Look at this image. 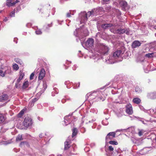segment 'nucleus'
Instances as JSON below:
<instances>
[{
    "instance_id": "nucleus-32",
    "label": "nucleus",
    "mask_w": 156,
    "mask_h": 156,
    "mask_svg": "<svg viewBox=\"0 0 156 156\" xmlns=\"http://www.w3.org/2000/svg\"><path fill=\"white\" fill-rule=\"evenodd\" d=\"M108 119L106 118L105 119L103 120L102 121V124L106 126L108 124V122L107 121Z\"/></svg>"
},
{
    "instance_id": "nucleus-48",
    "label": "nucleus",
    "mask_w": 156,
    "mask_h": 156,
    "mask_svg": "<svg viewBox=\"0 0 156 156\" xmlns=\"http://www.w3.org/2000/svg\"><path fill=\"white\" fill-rule=\"evenodd\" d=\"M53 91L56 94H58V90L57 88L55 87L53 88Z\"/></svg>"
},
{
    "instance_id": "nucleus-3",
    "label": "nucleus",
    "mask_w": 156,
    "mask_h": 156,
    "mask_svg": "<svg viewBox=\"0 0 156 156\" xmlns=\"http://www.w3.org/2000/svg\"><path fill=\"white\" fill-rule=\"evenodd\" d=\"M87 97H88V99L90 103V101L92 100H94L96 97L98 98V101L101 100L103 101L105 100L103 92L99 91L87 93L86 95V98Z\"/></svg>"
},
{
    "instance_id": "nucleus-49",
    "label": "nucleus",
    "mask_w": 156,
    "mask_h": 156,
    "mask_svg": "<svg viewBox=\"0 0 156 156\" xmlns=\"http://www.w3.org/2000/svg\"><path fill=\"white\" fill-rule=\"evenodd\" d=\"M131 140L134 143H136L137 140L136 139L132 137L131 138Z\"/></svg>"
},
{
    "instance_id": "nucleus-52",
    "label": "nucleus",
    "mask_w": 156,
    "mask_h": 156,
    "mask_svg": "<svg viewBox=\"0 0 156 156\" xmlns=\"http://www.w3.org/2000/svg\"><path fill=\"white\" fill-rule=\"evenodd\" d=\"M15 10H16V12H19V11H20L21 10V9L20 7L19 6V7H17L16 8V9H15Z\"/></svg>"
},
{
    "instance_id": "nucleus-39",
    "label": "nucleus",
    "mask_w": 156,
    "mask_h": 156,
    "mask_svg": "<svg viewBox=\"0 0 156 156\" xmlns=\"http://www.w3.org/2000/svg\"><path fill=\"white\" fill-rule=\"evenodd\" d=\"M5 73L8 74H11V71L10 68H8V69L5 71Z\"/></svg>"
},
{
    "instance_id": "nucleus-23",
    "label": "nucleus",
    "mask_w": 156,
    "mask_h": 156,
    "mask_svg": "<svg viewBox=\"0 0 156 156\" xmlns=\"http://www.w3.org/2000/svg\"><path fill=\"white\" fill-rule=\"evenodd\" d=\"M70 140L69 139H68L65 142V147L64 150H66L68 149L70 147Z\"/></svg>"
},
{
    "instance_id": "nucleus-41",
    "label": "nucleus",
    "mask_w": 156,
    "mask_h": 156,
    "mask_svg": "<svg viewBox=\"0 0 156 156\" xmlns=\"http://www.w3.org/2000/svg\"><path fill=\"white\" fill-rule=\"evenodd\" d=\"M15 61L17 63H19L20 65H22L23 63L18 58H16L15 59Z\"/></svg>"
},
{
    "instance_id": "nucleus-8",
    "label": "nucleus",
    "mask_w": 156,
    "mask_h": 156,
    "mask_svg": "<svg viewBox=\"0 0 156 156\" xmlns=\"http://www.w3.org/2000/svg\"><path fill=\"white\" fill-rule=\"evenodd\" d=\"M117 6L121 7L122 10L126 11L129 9L127 2L124 0H117V2L115 3Z\"/></svg>"
},
{
    "instance_id": "nucleus-10",
    "label": "nucleus",
    "mask_w": 156,
    "mask_h": 156,
    "mask_svg": "<svg viewBox=\"0 0 156 156\" xmlns=\"http://www.w3.org/2000/svg\"><path fill=\"white\" fill-rule=\"evenodd\" d=\"M33 123L32 119L30 117H27L24 119L23 122V126L26 127L32 126Z\"/></svg>"
},
{
    "instance_id": "nucleus-20",
    "label": "nucleus",
    "mask_w": 156,
    "mask_h": 156,
    "mask_svg": "<svg viewBox=\"0 0 156 156\" xmlns=\"http://www.w3.org/2000/svg\"><path fill=\"white\" fill-rule=\"evenodd\" d=\"M141 43L138 41H135L132 43V48H136L140 46Z\"/></svg>"
},
{
    "instance_id": "nucleus-62",
    "label": "nucleus",
    "mask_w": 156,
    "mask_h": 156,
    "mask_svg": "<svg viewBox=\"0 0 156 156\" xmlns=\"http://www.w3.org/2000/svg\"><path fill=\"white\" fill-rule=\"evenodd\" d=\"M17 38L15 37L13 41L14 42H15L16 44H17Z\"/></svg>"
},
{
    "instance_id": "nucleus-63",
    "label": "nucleus",
    "mask_w": 156,
    "mask_h": 156,
    "mask_svg": "<svg viewBox=\"0 0 156 156\" xmlns=\"http://www.w3.org/2000/svg\"><path fill=\"white\" fill-rule=\"evenodd\" d=\"M34 103L31 101L30 103V106L31 107H33L34 105Z\"/></svg>"
},
{
    "instance_id": "nucleus-27",
    "label": "nucleus",
    "mask_w": 156,
    "mask_h": 156,
    "mask_svg": "<svg viewBox=\"0 0 156 156\" xmlns=\"http://www.w3.org/2000/svg\"><path fill=\"white\" fill-rule=\"evenodd\" d=\"M133 101L134 103L136 104H139L141 102V100L140 99L138 98H134L133 99Z\"/></svg>"
},
{
    "instance_id": "nucleus-40",
    "label": "nucleus",
    "mask_w": 156,
    "mask_h": 156,
    "mask_svg": "<svg viewBox=\"0 0 156 156\" xmlns=\"http://www.w3.org/2000/svg\"><path fill=\"white\" fill-rule=\"evenodd\" d=\"M15 9L14 10L12 11L10 13V15L11 17H14L15 16Z\"/></svg>"
},
{
    "instance_id": "nucleus-55",
    "label": "nucleus",
    "mask_w": 156,
    "mask_h": 156,
    "mask_svg": "<svg viewBox=\"0 0 156 156\" xmlns=\"http://www.w3.org/2000/svg\"><path fill=\"white\" fill-rule=\"evenodd\" d=\"M55 8H52L51 10V13L53 15H54L55 14Z\"/></svg>"
},
{
    "instance_id": "nucleus-24",
    "label": "nucleus",
    "mask_w": 156,
    "mask_h": 156,
    "mask_svg": "<svg viewBox=\"0 0 156 156\" xmlns=\"http://www.w3.org/2000/svg\"><path fill=\"white\" fill-rule=\"evenodd\" d=\"M8 99V95L7 94H4L0 96V101H4Z\"/></svg>"
},
{
    "instance_id": "nucleus-33",
    "label": "nucleus",
    "mask_w": 156,
    "mask_h": 156,
    "mask_svg": "<svg viewBox=\"0 0 156 156\" xmlns=\"http://www.w3.org/2000/svg\"><path fill=\"white\" fill-rule=\"evenodd\" d=\"M71 63V62L67 61L66 64L64 65V66L65 67V69H66L68 68V67L69 66V65Z\"/></svg>"
},
{
    "instance_id": "nucleus-35",
    "label": "nucleus",
    "mask_w": 156,
    "mask_h": 156,
    "mask_svg": "<svg viewBox=\"0 0 156 156\" xmlns=\"http://www.w3.org/2000/svg\"><path fill=\"white\" fill-rule=\"evenodd\" d=\"M139 120L141 121L142 123L144 124H147V122H148V121L144 120V119L142 118H140Z\"/></svg>"
},
{
    "instance_id": "nucleus-34",
    "label": "nucleus",
    "mask_w": 156,
    "mask_h": 156,
    "mask_svg": "<svg viewBox=\"0 0 156 156\" xmlns=\"http://www.w3.org/2000/svg\"><path fill=\"white\" fill-rule=\"evenodd\" d=\"M23 138L21 135H19L16 138V141H20L23 140Z\"/></svg>"
},
{
    "instance_id": "nucleus-12",
    "label": "nucleus",
    "mask_w": 156,
    "mask_h": 156,
    "mask_svg": "<svg viewBox=\"0 0 156 156\" xmlns=\"http://www.w3.org/2000/svg\"><path fill=\"white\" fill-rule=\"evenodd\" d=\"M6 0V5L9 7L12 6L20 2L19 0Z\"/></svg>"
},
{
    "instance_id": "nucleus-59",
    "label": "nucleus",
    "mask_w": 156,
    "mask_h": 156,
    "mask_svg": "<svg viewBox=\"0 0 156 156\" xmlns=\"http://www.w3.org/2000/svg\"><path fill=\"white\" fill-rule=\"evenodd\" d=\"M77 67L76 65H74L73 67H72V69L73 70H76V68Z\"/></svg>"
},
{
    "instance_id": "nucleus-7",
    "label": "nucleus",
    "mask_w": 156,
    "mask_h": 156,
    "mask_svg": "<svg viewBox=\"0 0 156 156\" xmlns=\"http://www.w3.org/2000/svg\"><path fill=\"white\" fill-rule=\"evenodd\" d=\"M72 115L73 113H71L64 117V122L65 126L70 123L72 124L76 120L77 118L75 116H72Z\"/></svg>"
},
{
    "instance_id": "nucleus-17",
    "label": "nucleus",
    "mask_w": 156,
    "mask_h": 156,
    "mask_svg": "<svg viewBox=\"0 0 156 156\" xmlns=\"http://www.w3.org/2000/svg\"><path fill=\"white\" fill-rule=\"evenodd\" d=\"M126 112L129 115H131L133 113L132 107L130 104H129L126 105Z\"/></svg>"
},
{
    "instance_id": "nucleus-43",
    "label": "nucleus",
    "mask_w": 156,
    "mask_h": 156,
    "mask_svg": "<svg viewBox=\"0 0 156 156\" xmlns=\"http://www.w3.org/2000/svg\"><path fill=\"white\" fill-rule=\"evenodd\" d=\"M36 34L37 35L41 34H42V32L40 29H37L35 31Z\"/></svg>"
},
{
    "instance_id": "nucleus-51",
    "label": "nucleus",
    "mask_w": 156,
    "mask_h": 156,
    "mask_svg": "<svg viewBox=\"0 0 156 156\" xmlns=\"http://www.w3.org/2000/svg\"><path fill=\"white\" fill-rule=\"evenodd\" d=\"M70 83V82L69 81H65V84L66 85H67L66 87L68 88H69L70 87H69L68 86H67V85L69 84Z\"/></svg>"
},
{
    "instance_id": "nucleus-13",
    "label": "nucleus",
    "mask_w": 156,
    "mask_h": 156,
    "mask_svg": "<svg viewBox=\"0 0 156 156\" xmlns=\"http://www.w3.org/2000/svg\"><path fill=\"white\" fill-rule=\"evenodd\" d=\"M125 29H119L117 30H115L112 28L110 29V31L112 33L115 34H122L125 33Z\"/></svg>"
},
{
    "instance_id": "nucleus-60",
    "label": "nucleus",
    "mask_w": 156,
    "mask_h": 156,
    "mask_svg": "<svg viewBox=\"0 0 156 156\" xmlns=\"http://www.w3.org/2000/svg\"><path fill=\"white\" fill-rule=\"evenodd\" d=\"M138 134L140 136H141L143 134V132L142 130H140L138 132Z\"/></svg>"
},
{
    "instance_id": "nucleus-6",
    "label": "nucleus",
    "mask_w": 156,
    "mask_h": 156,
    "mask_svg": "<svg viewBox=\"0 0 156 156\" xmlns=\"http://www.w3.org/2000/svg\"><path fill=\"white\" fill-rule=\"evenodd\" d=\"M114 146L109 145L108 146V151L106 153V156H120V153L122 152L120 149L115 150L113 153Z\"/></svg>"
},
{
    "instance_id": "nucleus-1",
    "label": "nucleus",
    "mask_w": 156,
    "mask_h": 156,
    "mask_svg": "<svg viewBox=\"0 0 156 156\" xmlns=\"http://www.w3.org/2000/svg\"><path fill=\"white\" fill-rule=\"evenodd\" d=\"M96 49L97 52L101 54V57L98 54H93L90 58H92L95 60H98L101 58L104 61V58H107V55L108 54L110 48L109 47L105 44L102 43H99L98 44Z\"/></svg>"
},
{
    "instance_id": "nucleus-19",
    "label": "nucleus",
    "mask_w": 156,
    "mask_h": 156,
    "mask_svg": "<svg viewBox=\"0 0 156 156\" xmlns=\"http://www.w3.org/2000/svg\"><path fill=\"white\" fill-rule=\"evenodd\" d=\"M101 27L104 30L107 29L112 27V28H113V26L112 24L111 23H105L101 25Z\"/></svg>"
},
{
    "instance_id": "nucleus-47",
    "label": "nucleus",
    "mask_w": 156,
    "mask_h": 156,
    "mask_svg": "<svg viewBox=\"0 0 156 156\" xmlns=\"http://www.w3.org/2000/svg\"><path fill=\"white\" fill-rule=\"evenodd\" d=\"M80 85V84L79 83L78 84H75L73 88L74 89H76L79 87Z\"/></svg>"
},
{
    "instance_id": "nucleus-42",
    "label": "nucleus",
    "mask_w": 156,
    "mask_h": 156,
    "mask_svg": "<svg viewBox=\"0 0 156 156\" xmlns=\"http://www.w3.org/2000/svg\"><path fill=\"white\" fill-rule=\"evenodd\" d=\"M5 72H4L2 70H0V76L3 77L5 76Z\"/></svg>"
},
{
    "instance_id": "nucleus-21",
    "label": "nucleus",
    "mask_w": 156,
    "mask_h": 156,
    "mask_svg": "<svg viewBox=\"0 0 156 156\" xmlns=\"http://www.w3.org/2000/svg\"><path fill=\"white\" fill-rule=\"evenodd\" d=\"M6 119V117L4 114L0 113V125L4 123Z\"/></svg>"
},
{
    "instance_id": "nucleus-54",
    "label": "nucleus",
    "mask_w": 156,
    "mask_h": 156,
    "mask_svg": "<svg viewBox=\"0 0 156 156\" xmlns=\"http://www.w3.org/2000/svg\"><path fill=\"white\" fill-rule=\"evenodd\" d=\"M24 114V112L22 110L19 113L18 116L19 117H20L21 115H22Z\"/></svg>"
},
{
    "instance_id": "nucleus-14",
    "label": "nucleus",
    "mask_w": 156,
    "mask_h": 156,
    "mask_svg": "<svg viewBox=\"0 0 156 156\" xmlns=\"http://www.w3.org/2000/svg\"><path fill=\"white\" fill-rule=\"evenodd\" d=\"M116 132H111L109 133L106 136L105 140L106 142L109 140H111L115 137Z\"/></svg>"
},
{
    "instance_id": "nucleus-30",
    "label": "nucleus",
    "mask_w": 156,
    "mask_h": 156,
    "mask_svg": "<svg viewBox=\"0 0 156 156\" xmlns=\"http://www.w3.org/2000/svg\"><path fill=\"white\" fill-rule=\"evenodd\" d=\"M52 26V23L50 24L45 25L44 27V29L45 30H47L49 29V28L51 27Z\"/></svg>"
},
{
    "instance_id": "nucleus-5",
    "label": "nucleus",
    "mask_w": 156,
    "mask_h": 156,
    "mask_svg": "<svg viewBox=\"0 0 156 156\" xmlns=\"http://www.w3.org/2000/svg\"><path fill=\"white\" fill-rule=\"evenodd\" d=\"M92 15V12L89 11L87 13L85 11L81 12L79 13L78 20L81 24L84 23L87 20L88 18Z\"/></svg>"
},
{
    "instance_id": "nucleus-61",
    "label": "nucleus",
    "mask_w": 156,
    "mask_h": 156,
    "mask_svg": "<svg viewBox=\"0 0 156 156\" xmlns=\"http://www.w3.org/2000/svg\"><path fill=\"white\" fill-rule=\"evenodd\" d=\"M125 33L127 35H129V30L126 29H125Z\"/></svg>"
},
{
    "instance_id": "nucleus-37",
    "label": "nucleus",
    "mask_w": 156,
    "mask_h": 156,
    "mask_svg": "<svg viewBox=\"0 0 156 156\" xmlns=\"http://www.w3.org/2000/svg\"><path fill=\"white\" fill-rule=\"evenodd\" d=\"M90 112L94 113L97 114L98 112V110L96 108H92L90 110Z\"/></svg>"
},
{
    "instance_id": "nucleus-9",
    "label": "nucleus",
    "mask_w": 156,
    "mask_h": 156,
    "mask_svg": "<svg viewBox=\"0 0 156 156\" xmlns=\"http://www.w3.org/2000/svg\"><path fill=\"white\" fill-rule=\"evenodd\" d=\"M46 7H48L49 10L50 8V4H47L42 9H38L39 11L40 12H41V14L43 13L45 14L44 16L46 17L49 16L50 12L49 10L46 9Z\"/></svg>"
},
{
    "instance_id": "nucleus-53",
    "label": "nucleus",
    "mask_w": 156,
    "mask_h": 156,
    "mask_svg": "<svg viewBox=\"0 0 156 156\" xmlns=\"http://www.w3.org/2000/svg\"><path fill=\"white\" fill-rule=\"evenodd\" d=\"M34 76V73H32L30 76V80H32Z\"/></svg>"
},
{
    "instance_id": "nucleus-44",
    "label": "nucleus",
    "mask_w": 156,
    "mask_h": 156,
    "mask_svg": "<svg viewBox=\"0 0 156 156\" xmlns=\"http://www.w3.org/2000/svg\"><path fill=\"white\" fill-rule=\"evenodd\" d=\"M153 54V53H148L146 54L145 55V56L148 58L151 57L152 56Z\"/></svg>"
},
{
    "instance_id": "nucleus-26",
    "label": "nucleus",
    "mask_w": 156,
    "mask_h": 156,
    "mask_svg": "<svg viewBox=\"0 0 156 156\" xmlns=\"http://www.w3.org/2000/svg\"><path fill=\"white\" fill-rule=\"evenodd\" d=\"M24 76V74L23 73L21 72H20L19 78L17 80L18 83H19L20 80L23 79Z\"/></svg>"
},
{
    "instance_id": "nucleus-25",
    "label": "nucleus",
    "mask_w": 156,
    "mask_h": 156,
    "mask_svg": "<svg viewBox=\"0 0 156 156\" xmlns=\"http://www.w3.org/2000/svg\"><path fill=\"white\" fill-rule=\"evenodd\" d=\"M47 88V84L46 83L45 81H43V88H44V89L43 90V91H40V92H39L38 93V94L41 95L42 93H43L44 91Z\"/></svg>"
},
{
    "instance_id": "nucleus-36",
    "label": "nucleus",
    "mask_w": 156,
    "mask_h": 156,
    "mask_svg": "<svg viewBox=\"0 0 156 156\" xmlns=\"http://www.w3.org/2000/svg\"><path fill=\"white\" fill-rule=\"evenodd\" d=\"M13 69L17 70L18 69L19 67L18 65L16 64H15L13 65Z\"/></svg>"
},
{
    "instance_id": "nucleus-11",
    "label": "nucleus",
    "mask_w": 156,
    "mask_h": 156,
    "mask_svg": "<svg viewBox=\"0 0 156 156\" xmlns=\"http://www.w3.org/2000/svg\"><path fill=\"white\" fill-rule=\"evenodd\" d=\"M104 8L102 7H98L92 9L91 12H92V15L95 16L102 14L104 12Z\"/></svg>"
},
{
    "instance_id": "nucleus-22",
    "label": "nucleus",
    "mask_w": 156,
    "mask_h": 156,
    "mask_svg": "<svg viewBox=\"0 0 156 156\" xmlns=\"http://www.w3.org/2000/svg\"><path fill=\"white\" fill-rule=\"evenodd\" d=\"M147 97L148 98L154 99L156 98V92L148 93Z\"/></svg>"
},
{
    "instance_id": "nucleus-57",
    "label": "nucleus",
    "mask_w": 156,
    "mask_h": 156,
    "mask_svg": "<svg viewBox=\"0 0 156 156\" xmlns=\"http://www.w3.org/2000/svg\"><path fill=\"white\" fill-rule=\"evenodd\" d=\"M38 99V98H34V99L32 100V102H33L34 103H35L36 101H37Z\"/></svg>"
},
{
    "instance_id": "nucleus-31",
    "label": "nucleus",
    "mask_w": 156,
    "mask_h": 156,
    "mask_svg": "<svg viewBox=\"0 0 156 156\" xmlns=\"http://www.w3.org/2000/svg\"><path fill=\"white\" fill-rule=\"evenodd\" d=\"M108 144H110L112 145H117L118 144V143L115 141H112V140H110L109 141L108 140V141L107 142Z\"/></svg>"
},
{
    "instance_id": "nucleus-2",
    "label": "nucleus",
    "mask_w": 156,
    "mask_h": 156,
    "mask_svg": "<svg viewBox=\"0 0 156 156\" xmlns=\"http://www.w3.org/2000/svg\"><path fill=\"white\" fill-rule=\"evenodd\" d=\"M123 53L121 50H117L110 55L107 58H104V62L107 64H113L116 62L122 61L123 59Z\"/></svg>"
},
{
    "instance_id": "nucleus-18",
    "label": "nucleus",
    "mask_w": 156,
    "mask_h": 156,
    "mask_svg": "<svg viewBox=\"0 0 156 156\" xmlns=\"http://www.w3.org/2000/svg\"><path fill=\"white\" fill-rule=\"evenodd\" d=\"M45 74V71L44 69H42L39 74L38 80H41L44 77Z\"/></svg>"
},
{
    "instance_id": "nucleus-15",
    "label": "nucleus",
    "mask_w": 156,
    "mask_h": 156,
    "mask_svg": "<svg viewBox=\"0 0 156 156\" xmlns=\"http://www.w3.org/2000/svg\"><path fill=\"white\" fill-rule=\"evenodd\" d=\"M94 40L91 38H89L85 43V45L88 47H91L93 46Z\"/></svg>"
},
{
    "instance_id": "nucleus-38",
    "label": "nucleus",
    "mask_w": 156,
    "mask_h": 156,
    "mask_svg": "<svg viewBox=\"0 0 156 156\" xmlns=\"http://www.w3.org/2000/svg\"><path fill=\"white\" fill-rule=\"evenodd\" d=\"M135 91L138 93H140L141 92V90L138 87H136L135 88Z\"/></svg>"
},
{
    "instance_id": "nucleus-50",
    "label": "nucleus",
    "mask_w": 156,
    "mask_h": 156,
    "mask_svg": "<svg viewBox=\"0 0 156 156\" xmlns=\"http://www.w3.org/2000/svg\"><path fill=\"white\" fill-rule=\"evenodd\" d=\"M47 135L46 134V133L45 134H43L42 133H41L39 135V137L40 138H42V137H44V136Z\"/></svg>"
},
{
    "instance_id": "nucleus-64",
    "label": "nucleus",
    "mask_w": 156,
    "mask_h": 156,
    "mask_svg": "<svg viewBox=\"0 0 156 156\" xmlns=\"http://www.w3.org/2000/svg\"><path fill=\"white\" fill-rule=\"evenodd\" d=\"M116 11L117 12H118V16H120L121 15V13L119 10H117Z\"/></svg>"
},
{
    "instance_id": "nucleus-28",
    "label": "nucleus",
    "mask_w": 156,
    "mask_h": 156,
    "mask_svg": "<svg viewBox=\"0 0 156 156\" xmlns=\"http://www.w3.org/2000/svg\"><path fill=\"white\" fill-rule=\"evenodd\" d=\"M29 82L28 81L26 80L23 83L22 88L23 89H25L27 87L29 86Z\"/></svg>"
},
{
    "instance_id": "nucleus-56",
    "label": "nucleus",
    "mask_w": 156,
    "mask_h": 156,
    "mask_svg": "<svg viewBox=\"0 0 156 156\" xmlns=\"http://www.w3.org/2000/svg\"><path fill=\"white\" fill-rule=\"evenodd\" d=\"M110 0H102L104 4H108Z\"/></svg>"
},
{
    "instance_id": "nucleus-58",
    "label": "nucleus",
    "mask_w": 156,
    "mask_h": 156,
    "mask_svg": "<svg viewBox=\"0 0 156 156\" xmlns=\"http://www.w3.org/2000/svg\"><path fill=\"white\" fill-rule=\"evenodd\" d=\"M20 1L22 2H23V3L28 2H29L30 0H20Z\"/></svg>"
},
{
    "instance_id": "nucleus-45",
    "label": "nucleus",
    "mask_w": 156,
    "mask_h": 156,
    "mask_svg": "<svg viewBox=\"0 0 156 156\" xmlns=\"http://www.w3.org/2000/svg\"><path fill=\"white\" fill-rule=\"evenodd\" d=\"M139 108H140V109L141 110H142L143 111L145 112H147V110H145L144 108L142 106H141V105H140L139 106Z\"/></svg>"
},
{
    "instance_id": "nucleus-29",
    "label": "nucleus",
    "mask_w": 156,
    "mask_h": 156,
    "mask_svg": "<svg viewBox=\"0 0 156 156\" xmlns=\"http://www.w3.org/2000/svg\"><path fill=\"white\" fill-rule=\"evenodd\" d=\"M72 137H73L76 136L77 133V130L76 128H74L72 129Z\"/></svg>"
},
{
    "instance_id": "nucleus-4",
    "label": "nucleus",
    "mask_w": 156,
    "mask_h": 156,
    "mask_svg": "<svg viewBox=\"0 0 156 156\" xmlns=\"http://www.w3.org/2000/svg\"><path fill=\"white\" fill-rule=\"evenodd\" d=\"M74 35L81 39L83 37L88 36L89 32L88 30L86 28H82L76 29L74 33Z\"/></svg>"
},
{
    "instance_id": "nucleus-16",
    "label": "nucleus",
    "mask_w": 156,
    "mask_h": 156,
    "mask_svg": "<svg viewBox=\"0 0 156 156\" xmlns=\"http://www.w3.org/2000/svg\"><path fill=\"white\" fill-rule=\"evenodd\" d=\"M6 137L4 136L0 137V144L7 145L11 143V141H5Z\"/></svg>"
},
{
    "instance_id": "nucleus-46",
    "label": "nucleus",
    "mask_w": 156,
    "mask_h": 156,
    "mask_svg": "<svg viewBox=\"0 0 156 156\" xmlns=\"http://www.w3.org/2000/svg\"><path fill=\"white\" fill-rule=\"evenodd\" d=\"M70 12H68L66 14V17H69L71 16V14L73 15V14H72L71 12V11H69Z\"/></svg>"
}]
</instances>
